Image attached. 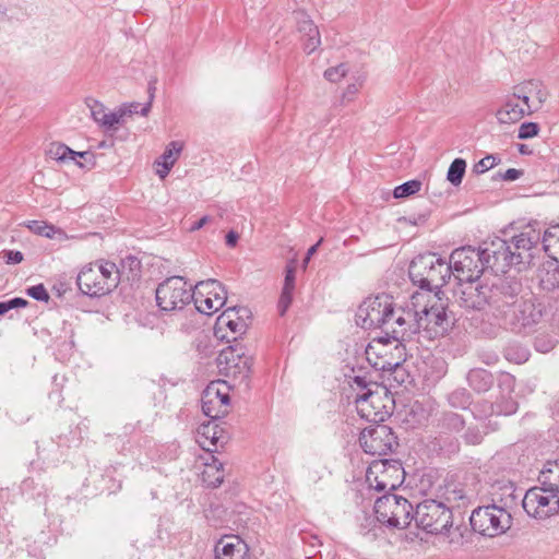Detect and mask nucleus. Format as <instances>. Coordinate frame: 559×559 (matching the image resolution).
Returning <instances> with one entry per match:
<instances>
[{"instance_id": "f257e3e1", "label": "nucleus", "mask_w": 559, "mask_h": 559, "mask_svg": "<svg viewBox=\"0 0 559 559\" xmlns=\"http://www.w3.org/2000/svg\"><path fill=\"white\" fill-rule=\"evenodd\" d=\"M408 273L415 285L432 292L440 289L451 277V265L436 253H426L411 262Z\"/></svg>"}, {"instance_id": "f03ea898", "label": "nucleus", "mask_w": 559, "mask_h": 559, "mask_svg": "<svg viewBox=\"0 0 559 559\" xmlns=\"http://www.w3.org/2000/svg\"><path fill=\"white\" fill-rule=\"evenodd\" d=\"M80 290L90 297L110 293L119 283V271L114 262L102 261L85 265L76 278Z\"/></svg>"}, {"instance_id": "7ed1b4c3", "label": "nucleus", "mask_w": 559, "mask_h": 559, "mask_svg": "<svg viewBox=\"0 0 559 559\" xmlns=\"http://www.w3.org/2000/svg\"><path fill=\"white\" fill-rule=\"evenodd\" d=\"M374 513L381 524L401 530L413 521L414 508L406 498L388 492L377 498Z\"/></svg>"}, {"instance_id": "20e7f679", "label": "nucleus", "mask_w": 559, "mask_h": 559, "mask_svg": "<svg viewBox=\"0 0 559 559\" xmlns=\"http://www.w3.org/2000/svg\"><path fill=\"white\" fill-rule=\"evenodd\" d=\"M474 532L483 536L495 537L507 532L512 525V516L507 507L496 503L478 507L469 518Z\"/></svg>"}, {"instance_id": "39448f33", "label": "nucleus", "mask_w": 559, "mask_h": 559, "mask_svg": "<svg viewBox=\"0 0 559 559\" xmlns=\"http://www.w3.org/2000/svg\"><path fill=\"white\" fill-rule=\"evenodd\" d=\"M452 506L442 501L427 499L418 503L413 520L416 525L429 534H442L452 523Z\"/></svg>"}, {"instance_id": "423d86ee", "label": "nucleus", "mask_w": 559, "mask_h": 559, "mask_svg": "<svg viewBox=\"0 0 559 559\" xmlns=\"http://www.w3.org/2000/svg\"><path fill=\"white\" fill-rule=\"evenodd\" d=\"M192 286L181 276H171L156 288V302L164 312L182 310L192 301Z\"/></svg>"}, {"instance_id": "0eeeda50", "label": "nucleus", "mask_w": 559, "mask_h": 559, "mask_svg": "<svg viewBox=\"0 0 559 559\" xmlns=\"http://www.w3.org/2000/svg\"><path fill=\"white\" fill-rule=\"evenodd\" d=\"M489 308L500 319L504 318L522 296L521 282L511 277L495 276L489 283Z\"/></svg>"}, {"instance_id": "6e6552de", "label": "nucleus", "mask_w": 559, "mask_h": 559, "mask_svg": "<svg viewBox=\"0 0 559 559\" xmlns=\"http://www.w3.org/2000/svg\"><path fill=\"white\" fill-rule=\"evenodd\" d=\"M413 300L417 299L413 296ZM415 301H412V307L394 308L393 305L389 311L383 332L386 336L394 341H407L413 335L419 333V321H417V310L414 309Z\"/></svg>"}, {"instance_id": "1a4fd4ad", "label": "nucleus", "mask_w": 559, "mask_h": 559, "mask_svg": "<svg viewBox=\"0 0 559 559\" xmlns=\"http://www.w3.org/2000/svg\"><path fill=\"white\" fill-rule=\"evenodd\" d=\"M544 309L533 295L521 296L502 319L515 332L533 330L542 320Z\"/></svg>"}, {"instance_id": "9d476101", "label": "nucleus", "mask_w": 559, "mask_h": 559, "mask_svg": "<svg viewBox=\"0 0 559 559\" xmlns=\"http://www.w3.org/2000/svg\"><path fill=\"white\" fill-rule=\"evenodd\" d=\"M404 469L397 461H373L366 472V483L376 491L395 490L403 481Z\"/></svg>"}, {"instance_id": "9b49d317", "label": "nucleus", "mask_w": 559, "mask_h": 559, "mask_svg": "<svg viewBox=\"0 0 559 559\" xmlns=\"http://www.w3.org/2000/svg\"><path fill=\"white\" fill-rule=\"evenodd\" d=\"M448 264L451 265V274L460 282L478 280L486 270L480 248L471 246L455 249Z\"/></svg>"}, {"instance_id": "f8f14e48", "label": "nucleus", "mask_w": 559, "mask_h": 559, "mask_svg": "<svg viewBox=\"0 0 559 559\" xmlns=\"http://www.w3.org/2000/svg\"><path fill=\"white\" fill-rule=\"evenodd\" d=\"M417 321L419 332L423 331L430 340L445 335L453 324L448 316L447 306L440 299L425 306L420 311L417 310Z\"/></svg>"}, {"instance_id": "ddd939ff", "label": "nucleus", "mask_w": 559, "mask_h": 559, "mask_svg": "<svg viewBox=\"0 0 559 559\" xmlns=\"http://www.w3.org/2000/svg\"><path fill=\"white\" fill-rule=\"evenodd\" d=\"M486 270H491L496 276L506 273L512 265L520 264L519 254H514L508 240L495 238L480 247Z\"/></svg>"}, {"instance_id": "4468645a", "label": "nucleus", "mask_w": 559, "mask_h": 559, "mask_svg": "<svg viewBox=\"0 0 559 559\" xmlns=\"http://www.w3.org/2000/svg\"><path fill=\"white\" fill-rule=\"evenodd\" d=\"M392 301L388 295L366 298L356 312V323L365 330L381 329L383 331Z\"/></svg>"}, {"instance_id": "2eb2a0df", "label": "nucleus", "mask_w": 559, "mask_h": 559, "mask_svg": "<svg viewBox=\"0 0 559 559\" xmlns=\"http://www.w3.org/2000/svg\"><path fill=\"white\" fill-rule=\"evenodd\" d=\"M192 301L201 313L211 316L219 310L227 300V292L221 282L206 280L198 282L192 290Z\"/></svg>"}, {"instance_id": "dca6fc26", "label": "nucleus", "mask_w": 559, "mask_h": 559, "mask_svg": "<svg viewBox=\"0 0 559 559\" xmlns=\"http://www.w3.org/2000/svg\"><path fill=\"white\" fill-rule=\"evenodd\" d=\"M525 512L537 520L547 519L559 511V498L556 492H548L545 486L528 489L522 501Z\"/></svg>"}, {"instance_id": "f3484780", "label": "nucleus", "mask_w": 559, "mask_h": 559, "mask_svg": "<svg viewBox=\"0 0 559 559\" xmlns=\"http://www.w3.org/2000/svg\"><path fill=\"white\" fill-rule=\"evenodd\" d=\"M362 450L370 455H386L397 445L396 437L386 425H371L365 428L359 436Z\"/></svg>"}, {"instance_id": "a211bd4d", "label": "nucleus", "mask_w": 559, "mask_h": 559, "mask_svg": "<svg viewBox=\"0 0 559 559\" xmlns=\"http://www.w3.org/2000/svg\"><path fill=\"white\" fill-rule=\"evenodd\" d=\"M251 364V357L246 355L242 346L237 342L224 348L217 357V365L221 372L233 378H248Z\"/></svg>"}, {"instance_id": "6ab92c4d", "label": "nucleus", "mask_w": 559, "mask_h": 559, "mask_svg": "<svg viewBox=\"0 0 559 559\" xmlns=\"http://www.w3.org/2000/svg\"><path fill=\"white\" fill-rule=\"evenodd\" d=\"M202 411L211 419H218L228 413L229 388L225 381L211 382L202 394Z\"/></svg>"}, {"instance_id": "aec40b11", "label": "nucleus", "mask_w": 559, "mask_h": 559, "mask_svg": "<svg viewBox=\"0 0 559 559\" xmlns=\"http://www.w3.org/2000/svg\"><path fill=\"white\" fill-rule=\"evenodd\" d=\"M489 282L478 280L461 282L455 295L461 307L483 310L489 307Z\"/></svg>"}, {"instance_id": "412c9836", "label": "nucleus", "mask_w": 559, "mask_h": 559, "mask_svg": "<svg viewBox=\"0 0 559 559\" xmlns=\"http://www.w3.org/2000/svg\"><path fill=\"white\" fill-rule=\"evenodd\" d=\"M525 91L514 87L512 94L506 96L500 108L496 112V117L500 123H515L525 116L532 114V107L527 103ZM528 94V91L526 92Z\"/></svg>"}, {"instance_id": "4be33fe9", "label": "nucleus", "mask_w": 559, "mask_h": 559, "mask_svg": "<svg viewBox=\"0 0 559 559\" xmlns=\"http://www.w3.org/2000/svg\"><path fill=\"white\" fill-rule=\"evenodd\" d=\"M355 402L359 415L370 423H382L391 414V407L383 403L379 392L371 389L357 393Z\"/></svg>"}, {"instance_id": "5701e85b", "label": "nucleus", "mask_w": 559, "mask_h": 559, "mask_svg": "<svg viewBox=\"0 0 559 559\" xmlns=\"http://www.w3.org/2000/svg\"><path fill=\"white\" fill-rule=\"evenodd\" d=\"M542 239V228L537 223L528 224L522 231L511 238L509 243L512 246L514 254H519L520 264L527 262L535 255V251H538V246Z\"/></svg>"}, {"instance_id": "b1692460", "label": "nucleus", "mask_w": 559, "mask_h": 559, "mask_svg": "<svg viewBox=\"0 0 559 559\" xmlns=\"http://www.w3.org/2000/svg\"><path fill=\"white\" fill-rule=\"evenodd\" d=\"M245 318H249V310L245 307H233L226 309L217 318L215 325L216 335L222 338H227V342H230V338H228L227 335L219 334L224 329H228L233 334V341L237 342V335L246 333L248 328Z\"/></svg>"}, {"instance_id": "393cba45", "label": "nucleus", "mask_w": 559, "mask_h": 559, "mask_svg": "<svg viewBox=\"0 0 559 559\" xmlns=\"http://www.w3.org/2000/svg\"><path fill=\"white\" fill-rule=\"evenodd\" d=\"M215 559H249L248 545L237 535H225L215 545Z\"/></svg>"}, {"instance_id": "a878e982", "label": "nucleus", "mask_w": 559, "mask_h": 559, "mask_svg": "<svg viewBox=\"0 0 559 559\" xmlns=\"http://www.w3.org/2000/svg\"><path fill=\"white\" fill-rule=\"evenodd\" d=\"M518 403L512 397L501 396L495 403L481 400L475 403L473 413L479 418H487L493 415L509 416L516 412Z\"/></svg>"}, {"instance_id": "bb28decb", "label": "nucleus", "mask_w": 559, "mask_h": 559, "mask_svg": "<svg viewBox=\"0 0 559 559\" xmlns=\"http://www.w3.org/2000/svg\"><path fill=\"white\" fill-rule=\"evenodd\" d=\"M217 419L209 420L199 426L197 441L199 444L209 452L216 451V448L225 442L224 430L216 421Z\"/></svg>"}, {"instance_id": "cd10ccee", "label": "nucleus", "mask_w": 559, "mask_h": 559, "mask_svg": "<svg viewBox=\"0 0 559 559\" xmlns=\"http://www.w3.org/2000/svg\"><path fill=\"white\" fill-rule=\"evenodd\" d=\"M296 286V266L294 262L286 265L284 285L278 300V311L284 316L293 301V294Z\"/></svg>"}, {"instance_id": "c85d7f7f", "label": "nucleus", "mask_w": 559, "mask_h": 559, "mask_svg": "<svg viewBox=\"0 0 559 559\" xmlns=\"http://www.w3.org/2000/svg\"><path fill=\"white\" fill-rule=\"evenodd\" d=\"M298 31L307 37L304 49L307 53L313 52L321 44L320 33L318 27L308 17L304 16L298 21Z\"/></svg>"}, {"instance_id": "c756f323", "label": "nucleus", "mask_w": 559, "mask_h": 559, "mask_svg": "<svg viewBox=\"0 0 559 559\" xmlns=\"http://www.w3.org/2000/svg\"><path fill=\"white\" fill-rule=\"evenodd\" d=\"M538 481L548 492L559 493V460L548 461L540 471Z\"/></svg>"}, {"instance_id": "7c9ffc66", "label": "nucleus", "mask_w": 559, "mask_h": 559, "mask_svg": "<svg viewBox=\"0 0 559 559\" xmlns=\"http://www.w3.org/2000/svg\"><path fill=\"white\" fill-rule=\"evenodd\" d=\"M202 480L206 486L212 488L218 487L224 480L223 463L214 455L211 456V462L205 463V467L202 472Z\"/></svg>"}, {"instance_id": "2f4dec72", "label": "nucleus", "mask_w": 559, "mask_h": 559, "mask_svg": "<svg viewBox=\"0 0 559 559\" xmlns=\"http://www.w3.org/2000/svg\"><path fill=\"white\" fill-rule=\"evenodd\" d=\"M519 87L525 92L528 91V94L524 93V95L527 96V103H530L532 107V114L537 111L547 99V92L539 82L528 81L519 85Z\"/></svg>"}, {"instance_id": "473e14b6", "label": "nucleus", "mask_w": 559, "mask_h": 559, "mask_svg": "<svg viewBox=\"0 0 559 559\" xmlns=\"http://www.w3.org/2000/svg\"><path fill=\"white\" fill-rule=\"evenodd\" d=\"M467 382L477 392H486L493 384L492 374L483 368H475L467 373Z\"/></svg>"}, {"instance_id": "72a5a7b5", "label": "nucleus", "mask_w": 559, "mask_h": 559, "mask_svg": "<svg viewBox=\"0 0 559 559\" xmlns=\"http://www.w3.org/2000/svg\"><path fill=\"white\" fill-rule=\"evenodd\" d=\"M540 242L543 250L549 258L556 261L559 260V225L546 229Z\"/></svg>"}, {"instance_id": "f704fd0d", "label": "nucleus", "mask_w": 559, "mask_h": 559, "mask_svg": "<svg viewBox=\"0 0 559 559\" xmlns=\"http://www.w3.org/2000/svg\"><path fill=\"white\" fill-rule=\"evenodd\" d=\"M183 148V144L179 141H171L165 148L164 153L159 157V160H156V165H167L174 166L176 160L178 159L181 151Z\"/></svg>"}, {"instance_id": "c9c22d12", "label": "nucleus", "mask_w": 559, "mask_h": 559, "mask_svg": "<svg viewBox=\"0 0 559 559\" xmlns=\"http://www.w3.org/2000/svg\"><path fill=\"white\" fill-rule=\"evenodd\" d=\"M442 534H447L448 542L451 545L462 546L467 542V536L469 535V531L464 525H456L453 527V522L444 530Z\"/></svg>"}, {"instance_id": "e433bc0d", "label": "nucleus", "mask_w": 559, "mask_h": 559, "mask_svg": "<svg viewBox=\"0 0 559 559\" xmlns=\"http://www.w3.org/2000/svg\"><path fill=\"white\" fill-rule=\"evenodd\" d=\"M47 154L50 158L58 162L74 160L75 151L71 150L63 143L53 142L50 144Z\"/></svg>"}, {"instance_id": "4c0bfd02", "label": "nucleus", "mask_w": 559, "mask_h": 559, "mask_svg": "<svg viewBox=\"0 0 559 559\" xmlns=\"http://www.w3.org/2000/svg\"><path fill=\"white\" fill-rule=\"evenodd\" d=\"M25 227H27L34 234L39 236H44L47 238H53L56 234H60V229L56 228L52 225L47 224L43 221H28L24 223Z\"/></svg>"}, {"instance_id": "58836bf2", "label": "nucleus", "mask_w": 559, "mask_h": 559, "mask_svg": "<svg viewBox=\"0 0 559 559\" xmlns=\"http://www.w3.org/2000/svg\"><path fill=\"white\" fill-rule=\"evenodd\" d=\"M127 116L126 109H120V107L114 112H105L102 115V119L98 124L106 130H116L117 124L123 122V118Z\"/></svg>"}, {"instance_id": "ea45409f", "label": "nucleus", "mask_w": 559, "mask_h": 559, "mask_svg": "<svg viewBox=\"0 0 559 559\" xmlns=\"http://www.w3.org/2000/svg\"><path fill=\"white\" fill-rule=\"evenodd\" d=\"M466 162L462 158H455L447 174V179L453 185L459 186L462 182L463 176L465 174Z\"/></svg>"}, {"instance_id": "a19ab883", "label": "nucleus", "mask_w": 559, "mask_h": 559, "mask_svg": "<svg viewBox=\"0 0 559 559\" xmlns=\"http://www.w3.org/2000/svg\"><path fill=\"white\" fill-rule=\"evenodd\" d=\"M420 188L421 182L419 180H409L397 186L393 191V195L396 199L406 198L417 193L420 190Z\"/></svg>"}, {"instance_id": "79ce46f5", "label": "nucleus", "mask_w": 559, "mask_h": 559, "mask_svg": "<svg viewBox=\"0 0 559 559\" xmlns=\"http://www.w3.org/2000/svg\"><path fill=\"white\" fill-rule=\"evenodd\" d=\"M499 163L500 158L497 155H487L474 165L473 173L476 175L484 174L485 171L493 168Z\"/></svg>"}, {"instance_id": "37998d69", "label": "nucleus", "mask_w": 559, "mask_h": 559, "mask_svg": "<svg viewBox=\"0 0 559 559\" xmlns=\"http://www.w3.org/2000/svg\"><path fill=\"white\" fill-rule=\"evenodd\" d=\"M498 386L501 390V396L512 397L511 393L515 386V378L510 373H501L498 379Z\"/></svg>"}, {"instance_id": "c03bdc74", "label": "nucleus", "mask_w": 559, "mask_h": 559, "mask_svg": "<svg viewBox=\"0 0 559 559\" xmlns=\"http://www.w3.org/2000/svg\"><path fill=\"white\" fill-rule=\"evenodd\" d=\"M346 64L341 63L336 67L329 68L324 71V78L330 82L341 81L347 73Z\"/></svg>"}, {"instance_id": "a18cd8bd", "label": "nucleus", "mask_w": 559, "mask_h": 559, "mask_svg": "<svg viewBox=\"0 0 559 559\" xmlns=\"http://www.w3.org/2000/svg\"><path fill=\"white\" fill-rule=\"evenodd\" d=\"M449 402L453 407L464 408L469 404V394L465 390H456L449 395Z\"/></svg>"}, {"instance_id": "49530a36", "label": "nucleus", "mask_w": 559, "mask_h": 559, "mask_svg": "<svg viewBox=\"0 0 559 559\" xmlns=\"http://www.w3.org/2000/svg\"><path fill=\"white\" fill-rule=\"evenodd\" d=\"M539 132V126L535 122H524L519 128L518 138L521 140H526L534 138Z\"/></svg>"}, {"instance_id": "de8ad7c7", "label": "nucleus", "mask_w": 559, "mask_h": 559, "mask_svg": "<svg viewBox=\"0 0 559 559\" xmlns=\"http://www.w3.org/2000/svg\"><path fill=\"white\" fill-rule=\"evenodd\" d=\"M27 304V300L20 297H15L7 301H0V316L7 314L12 309L25 307Z\"/></svg>"}, {"instance_id": "09e8293b", "label": "nucleus", "mask_w": 559, "mask_h": 559, "mask_svg": "<svg viewBox=\"0 0 559 559\" xmlns=\"http://www.w3.org/2000/svg\"><path fill=\"white\" fill-rule=\"evenodd\" d=\"M86 105L91 110L92 118L94 119L95 122L98 123L102 119V115H104L106 112L105 106L100 102L93 99V98H87Z\"/></svg>"}, {"instance_id": "8fccbe9b", "label": "nucleus", "mask_w": 559, "mask_h": 559, "mask_svg": "<svg viewBox=\"0 0 559 559\" xmlns=\"http://www.w3.org/2000/svg\"><path fill=\"white\" fill-rule=\"evenodd\" d=\"M444 500L448 506H451L453 502L463 500L465 498L464 490L460 487L450 488L447 487L444 491Z\"/></svg>"}, {"instance_id": "3c124183", "label": "nucleus", "mask_w": 559, "mask_h": 559, "mask_svg": "<svg viewBox=\"0 0 559 559\" xmlns=\"http://www.w3.org/2000/svg\"><path fill=\"white\" fill-rule=\"evenodd\" d=\"M379 359L380 361L372 362L373 367L378 370L397 372L402 367L400 361H390L383 359L382 356Z\"/></svg>"}, {"instance_id": "603ef678", "label": "nucleus", "mask_w": 559, "mask_h": 559, "mask_svg": "<svg viewBox=\"0 0 559 559\" xmlns=\"http://www.w3.org/2000/svg\"><path fill=\"white\" fill-rule=\"evenodd\" d=\"M27 295L39 301H48L49 294L43 284L32 286L27 289Z\"/></svg>"}, {"instance_id": "864d4df0", "label": "nucleus", "mask_w": 559, "mask_h": 559, "mask_svg": "<svg viewBox=\"0 0 559 559\" xmlns=\"http://www.w3.org/2000/svg\"><path fill=\"white\" fill-rule=\"evenodd\" d=\"M3 253L8 264H17L23 261V253L21 251L7 250Z\"/></svg>"}, {"instance_id": "5fc2aeb1", "label": "nucleus", "mask_w": 559, "mask_h": 559, "mask_svg": "<svg viewBox=\"0 0 559 559\" xmlns=\"http://www.w3.org/2000/svg\"><path fill=\"white\" fill-rule=\"evenodd\" d=\"M522 170L515 169V168H509L503 174H499V176L504 181H514L519 179L522 176Z\"/></svg>"}, {"instance_id": "6e6d98bb", "label": "nucleus", "mask_w": 559, "mask_h": 559, "mask_svg": "<svg viewBox=\"0 0 559 559\" xmlns=\"http://www.w3.org/2000/svg\"><path fill=\"white\" fill-rule=\"evenodd\" d=\"M154 92H155V86L151 82L150 85H148V102L141 108L140 115H142V116H147L148 115V112L151 110L152 102H153V98H154Z\"/></svg>"}, {"instance_id": "4d7b16f0", "label": "nucleus", "mask_w": 559, "mask_h": 559, "mask_svg": "<svg viewBox=\"0 0 559 559\" xmlns=\"http://www.w3.org/2000/svg\"><path fill=\"white\" fill-rule=\"evenodd\" d=\"M323 239L321 238L316 245L311 246L308 251H307V254H306V258L304 259V267L307 266V264L309 263L310 259L312 258V255L317 252L319 246L322 243Z\"/></svg>"}, {"instance_id": "13d9d810", "label": "nucleus", "mask_w": 559, "mask_h": 559, "mask_svg": "<svg viewBox=\"0 0 559 559\" xmlns=\"http://www.w3.org/2000/svg\"><path fill=\"white\" fill-rule=\"evenodd\" d=\"M211 221H212V217H211V216L204 215L203 217H201L198 222H195V223L190 227V231H195V230L201 229L204 225H206V224H207V223H210Z\"/></svg>"}, {"instance_id": "bf43d9fd", "label": "nucleus", "mask_w": 559, "mask_h": 559, "mask_svg": "<svg viewBox=\"0 0 559 559\" xmlns=\"http://www.w3.org/2000/svg\"><path fill=\"white\" fill-rule=\"evenodd\" d=\"M238 239L239 235L236 231L230 230L226 235V245L230 248H234L237 245Z\"/></svg>"}, {"instance_id": "052dcab7", "label": "nucleus", "mask_w": 559, "mask_h": 559, "mask_svg": "<svg viewBox=\"0 0 559 559\" xmlns=\"http://www.w3.org/2000/svg\"><path fill=\"white\" fill-rule=\"evenodd\" d=\"M141 105L139 103H130V104H124L120 107V109H126L127 110V116H131L133 114H140L139 111V107Z\"/></svg>"}, {"instance_id": "680f3d73", "label": "nucleus", "mask_w": 559, "mask_h": 559, "mask_svg": "<svg viewBox=\"0 0 559 559\" xmlns=\"http://www.w3.org/2000/svg\"><path fill=\"white\" fill-rule=\"evenodd\" d=\"M466 440H467L469 443L477 444V443H480V441H481V436H480V433H478V432L474 433L473 431H468V432L466 433Z\"/></svg>"}, {"instance_id": "e2e57ef3", "label": "nucleus", "mask_w": 559, "mask_h": 559, "mask_svg": "<svg viewBox=\"0 0 559 559\" xmlns=\"http://www.w3.org/2000/svg\"><path fill=\"white\" fill-rule=\"evenodd\" d=\"M157 166L160 167V168L156 169V174L159 176L160 179L166 178L167 175L169 174L170 169L173 168L171 166H167V165H157Z\"/></svg>"}, {"instance_id": "0e129e2a", "label": "nucleus", "mask_w": 559, "mask_h": 559, "mask_svg": "<svg viewBox=\"0 0 559 559\" xmlns=\"http://www.w3.org/2000/svg\"><path fill=\"white\" fill-rule=\"evenodd\" d=\"M354 383H355L358 388H360V389L362 390V392H366V391H367V389H368V388H367V382H366V380H365L364 378H361V377H355V378H354Z\"/></svg>"}, {"instance_id": "69168bd1", "label": "nucleus", "mask_w": 559, "mask_h": 559, "mask_svg": "<svg viewBox=\"0 0 559 559\" xmlns=\"http://www.w3.org/2000/svg\"><path fill=\"white\" fill-rule=\"evenodd\" d=\"M366 355H367V359L369 361H371V355H378V353L376 352L374 345H371V344L368 345V347L366 348Z\"/></svg>"}, {"instance_id": "338daca9", "label": "nucleus", "mask_w": 559, "mask_h": 559, "mask_svg": "<svg viewBox=\"0 0 559 559\" xmlns=\"http://www.w3.org/2000/svg\"><path fill=\"white\" fill-rule=\"evenodd\" d=\"M358 92V86L356 84H349L346 88V95H355Z\"/></svg>"}, {"instance_id": "774afa93", "label": "nucleus", "mask_w": 559, "mask_h": 559, "mask_svg": "<svg viewBox=\"0 0 559 559\" xmlns=\"http://www.w3.org/2000/svg\"><path fill=\"white\" fill-rule=\"evenodd\" d=\"M528 358V353L527 350L525 349H522L521 353L519 354V359L516 360L518 364H521V362H524L526 361Z\"/></svg>"}]
</instances>
